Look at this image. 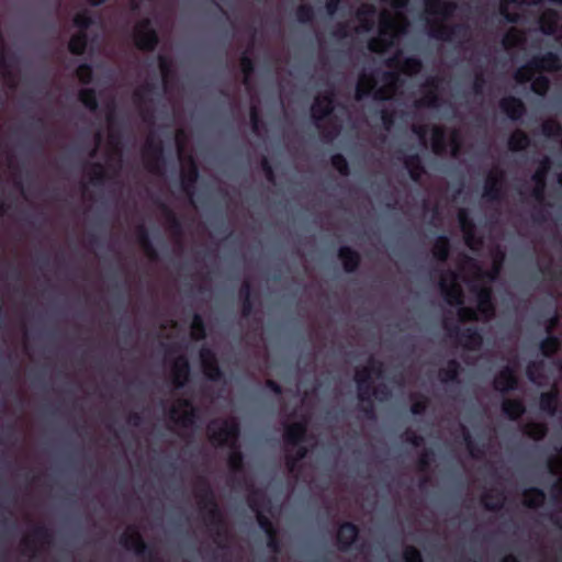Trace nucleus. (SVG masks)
<instances>
[{
  "label": "nucleus",
  "instance_id": "obj_18",
  "mask_svg": "<svg viewBox=\"0 0 562 562\" xmlns=\"http://www.w3.org/2000/svg\"><path fill=\"white\" fill-rule=\"evenodd\" d=\"M529 66L533 67L537 71L555 72L562 68V59L559 54L554 52H547L542 55L533 56L529 60Z\"/></svg>",
  "mask_w": 562,
  "mask_h": 562
},
{
  "label": "nucleus",
  "instance_id": "obj_57",
  "mask_svg": "<svg viewBox=\"0 0 562 562\" xmlns=\"http://www.w3.org/2000/svg\"><path fill=\"white\" fill-rule=\"evenodd\" d=\"M550 89V80L547 76L539 75L531 80V90L533 93L544 97Z\"/></svg>",
  "mask_w": 562,
  "mask_h": 562
},
{
  "label": "nucleus",
  "instance_id": "obj_1",
  "mask_svg": "<svg viewBox=\"0 0 562 562\" xmlns=\"http://www.w3.org/2000/svg\"><path fill=\"white\" fill-rule=\"evenodd\" d=\"M207 432L212 445L215 447L231 448V453L227 459L229 470L234 474L244 473L245 458L238 446L240 425L237 419L227 418L222 420H212L207 425Z\"/></svg>",
  "mask_w": 562,
  "mask_h": 562
},
{
  "label": "nucleus",
  "instance_id": "obj_41",
  "mask_svg": "<svg viewBox=\"0 0 562 562\" xmlns=\"http://www.w3.org/2000/svg\"><path fill=\"white\" fill-rule=\"evenodd\" d=\"M375 14L376 8L373 4H362L356 12L358 21L366 31L372 30Z\"/></svg>",
  "mask_w": 562,
  "mask_h": 562
},
{
  "label": "nucleus",
  "instance_id": "obj_35",
  "mask_svg": "<svg viewBox=\"0 0 562 562\" xmlns=\"http://www.w3.org/2000/svg\"><path fill=\"white\" fill-rule=\"evenodd\" d=\"M559 13L558 11L553 9L547 10L540 18H539V25L540 31L544 35H553L555 34L558 30V23H559Z\"/></svg>",
  "mask_w": 562,
  "mask_h": 562
},
{
  "label": "nucleus",
  "instance_id": "obj_17",
  "mask_svg": "<svg viewBox=\"0 0 562 562\" xmlns=\"http://www.w3.org/2000/svg\"><path fill=\"white\" fill-rule=\"evenodd\" d=\"M179 405L187 408V411L179 416V409L173 406L169 409V418L183 428L193 426L198 419V408L193 406L190 400H181Z\"/></svg>",
  "mask_w": 562,
  "mask_h": 562
},
{
  "label": "nucleus",
  "instance_id": "obj_16",
  "mask_svg": "<svg viewBox=\"0 0 562 562\" xmlns=\"http://www.w3.org/2000/svg\"><path fill=\"white\" fill-rule=\"evenodd\" d=\"M359 535L360 529L355 522H341L338 527L336 536L338 549L342 552L349 551L359 539Z\"/></svg>",
  "mask_w": 562,
  "mask_h": 562
},
{
  "label": "nucleus",
  "instance_id": "obj_38",
  "mask_svg": "<svg viewBox=\"0 0 562 562\" xmlns=\"http://www.w3.org/2000/svg\"><path fill=\"white\" fill-rule=\"evenodd\" d=\"M531 144L530 137L526 132L517 130L513 132L508 138L507 145L512 151H521L527 149Z\"/></svg>",
  "mask_w": 562,
  "mask_h": 562
},
{
  "label": "nucleus",
  "instance_id": "obj_4",
  "mask_svg": "<svg viewBox=\"0 0 562 562\" xmlns=\"http://www.w3.org/2000/svg\"><path fill=\"white\" fill-rule=\"evenodd\" d=\"M431 38L443 42H467L470 41V26L465 23H454L451 25L431 22L428 30Z\"/></svg>",
  "mask_w": 562,
  "mask_h": 562
},
{
  "label": "nucleus",
  "instance_id": "obj_48",
  "mask_svg": "<svg viewBox=\"0 0 562 562\" xmlns=\"http://www.w3.org/2000/svg\"><path fill=\"white\" fill-rule=\"evenodd\" d=\"M541 133L548 138H561L562 125L555 120H547L541 125Z\"/></svg>",
  "mask_w": 562,
  "mask_h": 562
},
{
  "label": "nucleus",
  "instance_id": "obj_6",
  "mask_svg": "<svg viewBox=\"0 0 562 562\" xmlns=\"http://www.w3.org/2000/svg\"><path fill=\"white\" fill-rule=\"evenodd\" d=\"M146 169L154 175H162L165 169L164 146L160 140L149 137L142 150Z\"/></svg>",
  "mask_w": 562,
  "mask_h": 562
},
{
  "label": "nucleus",
  "instance_id": "obj_9",
  "mask_svg": "<svg viewBox=\"0 0 562 562\" xmlns=\"http://www.w3.org/2000/svg\"><path fill=\"white\" fill-rule=\"evenodd\" d=\"M505 173L501 169L491 171L484 182L483 199L488 202H501L504 198Z\"/></svg>",
  "mask_w": 562,
  "mask_h": 562
},
{
  "label": "nucleus",
  "instance_id": "obj_15",
  "mask_svg": "<svg viewBox=\"0 0 562 562\" xmlns=\"http://www.w3.org/2000/svg\"><path fill=\"white\" fill-rule=\"evenodd\" d=\"M476 294V311L484 321H491L495 316L496 307L493 292L490 286L473 289Z\"/></svg>",
  "mask_w": 562,
  "mask_h": 562
},
{
  "label": "nucleus",
  "instance_id": "obj_29",
  "mask_svg": "<svg viewBox=\"0 0 562 562\" xmlns=\"http://www.w3.org/2000/svg\"><path fill=\"white\" fill-rule=\"evenodd\" d=\"M425 8L429 14L438 15L446 20L453 15L457 4L446 0H425Z\"/></svg>",
  "mask_w": 562,
  "mask_h": 562
},
{
  "label": "nucleus",
  "instance_id": "obj_53",
  "mask_svg": "<svg viewBox=\"0 0 562 562\" xmlns=\"http://www.w3.org/2000/svg\"><path fill=\"white\" fill-rule=\"evenodd\" d=\"M91 167V177L90 182L93 186H103L105 181L109 179L105 168L100 162H93L90 165Z\"/></svg>",
  "mask_w": 562,
  "mask_h": 562
},
{
  "label": "nucleus",
  "instance_id": "obj_5",
  "mask_svg": "<svg viewBox=\"0 0 562 562\" xmlns=\"http://www.w3.org/2000/svg\"><path fill=\"white\" fill-rule=\"evenodd\" d=\"M135 46L143 52H154L159 44V35L150 19L140 20L134 27Z\"/></svg>",
  "mask_w": 562,
  "mask_h": 562
},
{
  "label": "nucleus",
  "instance_id": "obj_8",
  "mask_svg": "<svg viewBox=\"0 0 562 562\" xmlns=\"http://www.w3.org/2000/svg\"><path fill=\"white\" fill-rule=\"evenodd\" d=\"M335 97L334 89H329L322 95L315 98L311 106V115L317 128L321 130V123L331 116L335 110Z\"/></svg>",
  "mask_w": 562,
  "mask_h": 562
},
{
  "label": "nucleus",
  "instance_id": "obj_42",
  "mask_svg": "<svg viewBox=\"0 0 562 562\" xmlns=\"http://www.w3.org/2000/svg\"><path fill=\"white\" fill-rule=\"evenodd\" d=\"M560 346V338L557 335L550 334L547 335V337L541 340L539 349L543 357L551 358L558 352Z\"/></svg>",
  "mask_w": 562,
  "mask_h": 562
},
{
  "label": "nucleus",
  "instance_id": "obj_55",
  "mask_svg": "<svg viewBox=\"0 0 562 562\" xmlns=\"http://www.w3.org/2000/svg\"><path fill=\"white\" fill-rule=\"evenodd\" d=\"M522 41L524 38L520 32L517 29L513 27L503 36L502 45L504 46L505 49H512L521 44Z\"/></svg>",
  "mask_w": 562,
  "mask_h": 562
},
{
  "label": "nucleus",
  "instance_id": "obj_7",
  "mask_svg": "<svg viewBox=\"0 0 562 562\" xmlns=\"http://www.w3.org/2000/svg\"><path fill=\"white\" fill-rule=\"evenodd\" d=\"M201 512L205 513V521L210 527V530L214 532V542L220 549H226L227 546L225 541L228 538V533L225 529L223 513L218 504L215 503L214 505H211L209 508L202 509Z\"/></svg>",
  "mask_w": 562,
  "mask_h": 562
},
{
  "label": "nucleus",
  "instance_id": "obj_44",
  "mask_svg": "<svg viewBox=\"0 0 562 562\" xmlns=\"http://www.w3.org/2000/svg\"><path fill=\"white\" fill-rule=\"evenodd\" d=\"M481 501L486 510L498 512L504 506L505 496L503 492H498L496 494L485 493L483 494Z\"/></svg>",
  "mask_w": 562,
  "mask_h": 562
},
{
  "label": "nucleus",
  "instance_id": "obj_63",
  "mask_svg": "<svg viewBox=\"0 0 562 562\" xmlns=\"http://www.w3.org/2000/svg\"><path fill=\"white\" fill-rule=\"evenodd\" d=\"M458 307V316L461 322H474L479 321V313L476 308L459 305Z\"/></svg>",
  "mask_w": 562,
  "mask_h": 562
},
{
  "label": "nucleus",
  "instance_id": "obj_58",
  "mask_svg": "<svg viewBox=\"0 0 562 562\" xmlns=\"http://www.w3.org/2000/svg\"><path fill=\"white\" fill-rule=\"evenodd\" d=\"M411 400L413 401L411 405V413L415 416L423 415L428 406V400L422 394H412Z\"/></svg>",
  "mask_w": 562,
  "mask_h": 562
},
{
  "label": "nucleus",
  "instance_id": "obj_13",
  "mask_svg": "<svg viewBox=\"0 0 562 562\" xmlns=\"http://www.w3.org/2000/svg\"><path fill=\"white\" fill-rule=\"evenodd\" d=\"M518 386L519 379L515 369L510 366H505L494 376L493 389L504 395L512 391H516Z\"/></svg>",
  "mask_w": 562,
  "mask_h": 562
},
{
  "label": "nucleus",
  "instance_id": "obj_43",
  "mask_svg": "<svg viewBox=\"0 0 562 562\" xmlns=\"http://www.w3.org/2000/svg\"><path fill=\"white\" fill-rule=\"evenodd\" d=\"M78 99L90 112H95L99 109L97 92L93 88L80 89L78 92Z\"/></svg>",
  "mask_w": 562,
  "mask_h": 562
},
{
  "label": "nucleus",
  "instance_id": "obj_62",
  "mask_svg": "<svg viewBox=\"0 0 562 562\" xmlns=\"http://www.w3.org/2000/svg\"><path fill=\"white\" fill-rule=\"evenodd\" d=\"M158 65L162 79L166 82L173 74L172 60L166 55H158Z\"/></svg>",
  "mask_w": 562,
  "mask_h": 562
},
{
  "label": "nucleus",
  "instance_id": "obj_25",
  "mask_svg": "<svg viewBox=\"0 0 562 562\" xmlns=\"http://www.w3.org/2000/svg\"><path fill=\"white\" fill-rule=\"evenodd\" d=\"M560 394L555 385L550 391L542 392L539 397L540 411L550 417H553L559 412Z\"/></svg>",
  "mask_w": 562,
  "mask_h": 562
},
{
  "label": "nucleus",
  "instance_id": "obj_20",
  "mask_svg": "<svg viewBox=\"0 0 562 562\" xmlns=\"http://www.w3.org/2000/svg\"><path fill=\"white\" fill-rule=\"evenodd\" d=\"M307 424L305 420L284 426L283 440L286 447L299 446L306 441Z\"/></svg>",
  "mask_w": 562,
  "mask_h": 562
},
{
  "label": "nucleus",
  "instance_id": "obj_28",
  "mask_svg": "<svg viewBox=\"0 0 562 562\" xmlns=\"http://www.w3.org/2000/svg\"><path fill=\"white\" fill-rule=\"evenodd\" d=\"M403 164L408 172L411 180L415 183H419L423 176L426 173V169L419 154L404 156Z\"/></svg>",
  "mask_w": 562,
  "mask_h": 562
},
{
  "label": "nucleus",
  "instance_id": "obj_36",
  "mask_svg": "<svg viewBox=\"0 0 562 562\" xmlns=\"http://www.w3.org/2000/svg\"><path fill=\"white\" fill-rule=\"evenodd\" d=\"M544 501L546 493L540 487H529L524 491V505L527 508H539L544 504Z\"/></svg>",
  "mask_w": 562,
  "mask_h": 562
},
{
  "label": "nucleus",
  "instance_id": "obj_33",
  "mask_svg": "<svg viewBox=\"0 0 562 562\" xmlns=\"http://www.w3.org/2000/svg\"><path fill=\"white\" fill-rule=\"evenodd\" d=\"M502 412L508 419L518 420L526 413V406L520 398H504Z\"/></svg>",
  "mask_w": 562,
  "mask_h": 562
},
{
  "label": "nucleus",
  "instance_id": "obj_12",
  "mask_svg": "<svg viewBox=\"0 0 562 562\" xmlns=\"http://www.w3.org/2000/svg\"><path fill=\"white\" fill-rule=\"evenodd\" d=\"M200 360L204 375L212 382H220L224 373L218 364L215 352L206 347L200 350Z\"/></svg>",
  "mask_w": 562,
  "mask_h": 562
},
{
  "label": "nucleus",
  "instance_id": "obj_23",
  "mask_svg": "<svg viewBox=\"0 0 562 562\" xmlns=\"http://www.w3.org/2000/svg\"><path fill=\"white\" fill-rule=\"evenodd\" d=\"M458 222L461 231L464 234L465 244L473 248L474 244H481V239H477L475 236V223L473 218L470 216V213L465 209H461L458 212Z\"/></svg>",
  "mask_w": 562,
  "mask_h": 562
},
{
  "label": "nucleus",
  "instance_id": "obj_19",
  "mask_svg": "<svg viewBox=\"0 0 562 562\" xmlns=\"http://www.w3.org/2000/svg\"><path fill=\"white\" fill-rule=\"evenodd\" d=\"M498 106L506 116L516 122L526 114V105L521 99L515 95H507L499 100Z\"/></svg>",
  "mask_w": 562,
  "mask_h": 562
},
{
  "label": "nucleus",
  "instance_id": "obj_51",
  "mask_svg": "<svg viewBox=\"0 0 562 562\" xmlns=\"http://www.w3.org/2000/svg\"><path fill=\"white\" fill-rule=\"evenodd\" d=\"M191 336L194 340H203L206 337V327L202 316L194 313L191 323Z\"/></svg>",
  "mask_w": 562,
  "mask_h": 562
},
{
  "label": "nucleus",
  "instance_id": "obj_47",
  "mask_svg": "<svg viewBox=\"0 0 562 562\" xmlns=\"http://www.w3.org/2000/svg\"><path fill=\"white\" fill-rule=\"evenodd\" d=\"M72 24L79 30L78 32H87V30L94 24V20L90 11L85 9L74 16Z\"/></svg>",
  "mask_w": 562,
  "mask_h": 562
},
{
  "label": "nucleus",
  "instance_id": "obj_30",
  "mask_svg": "<svg viewBox=\"0 0 562 562\" xmlns=\"http://www.w3.org/2000/svg\"><path fill=\"white\" fill-rule=\"evenodd\" d=\"M136 240L150 261H157L159 259L158 251L149 237L148 229L143 224L136 227Z\"/></svg>",
  "mask_w": 562,
  "mask_h": 562
},
{
  "label": "nucleus",
  "instance_id": "obj_61",
  "mask_svg": "<svg viewBox=\"0 0 562 562\" xmlns=\"http://www.w3.org/2000/svg\"><path fill=\"white\" fill-rule=\"evenodd\" d=\"M535 72L533 67L529 66V61H527L524 66H521L514 75L515 80L518 83H527L532 80Z\"/></svg>",
  "mask_w": 562,
  "mask_h": 562
},
{
  "label": "nucleus",
  "instance_id": "obj_56",
  "mask_svg": "<svg viewBox=\"0 0 562 562\" xmlns=\"http://www.w3.org/2000/svg\"><path fill=\"white\" fill-rule=\"evenodd\" d=\"M330 164L335 170L342 177H347L350 175L349 164L346 157L342 154H334L330 157Z\"/></svg>",
  "mask_w": 562,
  "mask_h": 562
},
{
  "label": "nucleus",
  "instance_id": "obj_37",
  "mask_svg": "<svg viewBox=\"0 0 562 562\" xmlns=\"http://www.w3.org/2000/svg\"><path fill=\"white\" fill-rule=\"evenodd\" d=\"M451 244L447 235H440L432 248L434 258L439 262H446L450 256Z\"/></svg>",
  "mask_w": 562,
  "mask_h": 562
},
{
  "label": "nucleus",
  "instance_id": "obj_45",
  "mask_svg": "<svg viewBox=\"0 0 562 562\" xmlns=\"http://www.w3.org/2000/svg\"><path fill=\"white\" fill-rule=\"evenodd\" d=\"M247 503L249 508L258 515V512H262L266 503V496L262 491L252 488L247 496Z\"/></svg>",
  "mask_w": 562,
  "mask_h": 562
},
{
  "label": "nucleus",
  "instance_id": "obj_54",
  "mask_svg": "<svg viewBox=\"0 0 562 562\" xmlns=\"http://www.w3.org/2000/svg\"><path fill=\"white\" fill-rule=\"evenodd\" d=\"M423 68V63L417 57H405L401 61V70L406 75H417Z\"/></svg>",
  "mask_w": 562,
  "mask_h": 562
},
{
  "label": "nucleus",
  "instance_id": "obj_34",
  "mask_svg": "<svg viewBox=\"0 0 562 562\" xmlns=\"http://www.w3.org/2000/svg\"><path fill=\"white\" fill-rule=\"evenodd\" d=\"M461 371L462 367L460 362L456 359H450L447 361L446 367L439 370V380L443 384L459 383Z\"/></svg>",
  "mask_w": 562,
  "mask_h": 562
},
{
  "label": "nucleus",
  "instance_id": "obj_21",
  "mask_svg": "<svg viewBox=\"0 0 562 562\" xmlns=\"http://www.w3.org/2000/svg\"><path fill=\"white\" fill-rule=\"evenodd\" d=\"M172 383L176 389H182L189 381L191 367L188 358L183 355L177 357L171 367Z\"/></svg>",
  "mask_w": 562,
  "mask_h": 562
},
{
  "label": "nucleus",
  "instance_id": "obj_22",
  "mask_svg": "<svg viewBox=\"0 0 562 562\" xmlns=\"http://www.w3.org/2000/svg\"><path fill=\"white\" fill-rule=\"evenodd\" d=\"M156 88L157 86L155 83H145L133 93V101L139 109V114L144 122H150L153 120V112L145 106V103L147 102V94L153 93Z\"/></svg>",
  "mask_w": 562,
  "mask_h": 562
},
{
  "label": "nucleus",
  "instance_id": "obj_59",
  "mask_svg": "<svg viewBox=\"0 0 562 562\" xmlns=\"http://www.w3.org/2000/svg\"><path fill=\"white\" fill-rule=\"evenodd\" d=\"M296 20L302 24L312 23L315 18V12L312 5L301 4L295 12Z\"/></svg>",
  "mask_w": 562,
  "mask_h": 562
},
{
  "label": "nucleus",
  "instance_id": "obj_24",
  "mask_svg": "<svg viewBox=\"0 0 562 562\" xmlns=\"http://www.w3.org/2000/svg\"><path fill=\"white\" fill-rule=\"evenodd\" d=\"M195 497L198 498L201 510L217 503L214 491L204 476L199 477L196 481Z\"/></svg>",
  "mask_w": 562,
  "mask_h": 562
},
{
  "label": "nucleus",
  "instance_id": "obj_31",
  "mask_svg": "<svg viewBox=\"0 0 562 562\" xmlns=\"http://www.w3.org/2000/svg\"><path fill=\"white\" fill-rule=\"evenodd\" d=\"M159 206L165 215L171 235L178 239L179 245L181 246L180 240L183 237V226L181 220L167 204L160 203Z\"/></svg>",
  "mask_w": 562,
  "mask_h": 562
},
{
  "label": "nucleus",
  "instance_id": "obj_11",
  "mask_svg": "<svg viewBox=\"0 0 562 562\" xmlns=\"http://www.w3.org/2000/svg\"><path fill=\"white\" fill-rule=\"evenodd\" d=\"M550 169L551 160L549 157H544L531 176V180L535 183L531 196L540 204H542L546 199L547 177Z\"/></svg>",
  "mask_w": 562,
  "mask_h": 562
},
{
  "label": "nucleus",
  "instance_id": "obj_2",
  "mask_svg": "<svg viewBox=\"0 0 562 562\" xmlns=\"http://www.w3.org/2000/svg\"><path fill=\"white\" fill-rule=\"evenodd\" d=\"M382 80L386 83L384 87H378V82L373 76L361 74L356 87L355 98L361 101L370 95L378 101H386L390 99L391 91L394 90L400 77L394 71H384Z\"/></svg>",
  "mask_w": 562,
  "mask_h": 562
},
{
  "label": "nucleus",
  "instance_id": "obj_27",
  "mask_svg": "<svg viewBox=\"0 0 562 562\" xmlns=\"http://www.w3.org/2000/svg\"><path fill=\"white\" fill-rule=\"evenodd\" d=\"M337 256L347 273L356 272L361 263L360 254L349 246H341L338 249Z\"/></svg>",
  "mask_w": 562,
  "mask_h": 562
},
{
  "label": "nucleus",
  "instance_id": "obj_26",
  "mask_svg": "<svg viewBox=\"0 0 562 562\" xmlns=\"http://www.w3.org/2000/svg\"><path fill=\"white\" fill-rule=\"evenodd\" d=\"M199 177V168L195 161L191 158L188 168L183 169L180 175L181 189L187 195L192 196L194 194Z\"/></svg>",
  "mask_w": 562,
  "mask_h": 562
},
{
  "label": "nucleus",
  "instance_id": "obj_64",
  "mask_svg": "<svg viewBox=\"0 0 562 562\" xmlns=\"http://www.w3.org/2000/svg\"><path fill=\"white\" fill-rule=\"evenodd\" d=\"M404 562H424L420 551L414 546L405 547L403 551Z\"/></svg>",
  "mask_w": 562,
  "mask_h": 562
},
{
  "label": "nucleus",
  "instance_id": "obj_60",
  "mask_svg": "<svg viewBox=\"0 0 562 562\" xmlns=\"http://www.w3.org/2000/svg\"><path fill=\"white\" fill-rule=\"evenodd\" d=\"M76 76L82 85H90L93 81V69L90 64L82 63L76 69Z\"/></svg>",
  "mask_w": 562,
  "mask_h": 562
},
{
  "label": "nucleus",
  "instance_id": "obj_10",
  "mask_svg": "<svg viewBox=\"0 0 562 562\" xmlns=\"http://www.w3.org/2000/svg\"><path fill=\"white\" fill-rule=\"evenodd\" d=\"M445 327L449 336L458 337L459 342L468 350H479L483 345V336L477 327H467L462 330L457 325L450 327L446 324Z\"/></svg>",
  "mask_w": 562,
  "mask_h": 562
},
{
  "label": "nucleus",
  "instance_id": "obj_46",
  "mask_svg": "<svg viewBox=\"0 0 562 562\" xmlns=\"http://www.w3.org/2000/svg\"><path fill=\"white\" fill-rule=\"evenodd\" d=\"M432 150L436 155H442L447 149L446 132L442 127H435L432 131Z\"/></svg>",
  "mask_w": 562,
  "mask_h": 562
},
{
  "label": "nucleus",
  "instance_id": "obj_40",
  "mask_svg": "<svg viewBox=\"0 0 562 562\" xmlns=\"http://www.w3.org/2000/svg\"><path fill=\"white\" fill-rule=\"evenodd\" d=\"M522 432L535 441H541L547 437L549 428L544 423L532 422L522 427Z\"/></svg>",
  "mask_w": 562,
  "mask_h": 562
},
{
  "label": "nucleus",
  "instance_id": "obj_52",
  "mask_svg": "<svg viewBox=\"0 0 562 562\" xmlns=\"http://www.w3.org/2000/svg\"><path fill=\"white\" fill-rule=\"evenodd\" d=\"M240 70L244 75V83L247 86L249 83L250 77L255 72V61L250 57L248 50L244 52L239 59Z\"/></svg>",
  "mask_w": 562,
  "mask_h": 562
},
{
  "label": "nucleus",
  "instance_id": "obj_14",
  "mask_svg": "<svg viewBox=\"0 0 562 562\" xmlns=\"http://www.w3.org/2000/svg\"><path fill=\"white\" fill-rule=\"evenodd\" d=\"M450 282L446 278L440 280L439 286L445 301L451 306L464 304V295L460 285L456 282L457 274L449 271Z\"/></svg>",
  "mask_w": 562,
  "mask_h": 562
},
{
  "label": "nucleus",
  "instance_id": "obj_39",
  "mask_svg": "<svg viewBox=\"0 0 562 562\" xmlns=\"http://www.w3.org/2000/svg\"><path fill=\"white\" fill-rule=\"evenodd\" d=\"M89 43L87 32H77L68 42V50L76 56H81L86 53Z\"/></svg>",
  "mask_w": 562,
  "mask_h": 562
},
{
  "label": "nucleus",
  "instance_id": "obj_50",
  "mask_svg": "<svg viewBox=\"0 0 562 562\" xmlns=\"http://www.w3.org/2000/svg\"><path fill=\"white\" fill-rule=\"evenodd\" d=\"M31 536L33 541L38 542L41 544H50L53 540V535L50 530L44 525H35L32 528Z\"/></svg>",
  "mask_w": 562,
  "mask_h": 562
},
{
  "label": "nucleus",
  "instance_id": "obj_49",
  "mask_svg": "<svg viewBox=\"0 0 562 562\" xmlns=\"http://www.w3.org/2000/svg\"><path fill=\"white\" fill-rule=\"evenodd\" d=\"M461 429H462L463 441L470 452V456L473 459H481L484 454V451L473 440L471 432L468 430V428L465 426H461Z\"/></svg>",
  "mask_w": 562,
  "mask_h": 562
},
{
  "label": "nucleus",
  "instance_id": "obj_3",
  "mask_svg": "<svg viewBox=\"0 0 562 562\" xmlns=\"http://www.w3.org/2000/svg\"><path fill=\"white\" fill-rule=\"evenodd\" d=\"M119 542L126 550H132L137 557L148 560L149 562H161L154 550V548L146 543L135 526L128 527L127 531L123 532Z\"/></svg>",
  "mask_w": 562,
  "mask_h": 562
},
{
  "label": "nucleus",
  "instance_id": "obj_32",
  "mask_svg": "<svg viewBox=\"0 0 562 562\" xmlns=\"http://www.w3.org/2000/svg\"><path fill=\"white\" fill-rule=\"evenodd\" d=\"M439 81L440 79L438 77H432L427 80V86H429L431 90L426 92L425 95L417 101V106L436 109L440 105L441 99L437 93Z\"/></svg>",
  "mask_w": 562,
  "mask_h": 562
}]
</instances>
